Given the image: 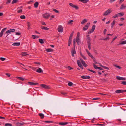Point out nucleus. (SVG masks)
Returning <instances> with one entry per match:
<instances>
[{
    "instance_id": "680f3d73",
    "label": "nucleus",
    "mask_w": 126,
    "mask_h": 126,
    "mask_svg": "<svg viewBox=\"0 0 126 126\" xmlns=\"http://www.w3.org/2000/svg\"><path fill=\"white\" fill-rule=\"evenodd\" d=\"M16 35H20V34H21L19 33V32H17L16 33Z\"/></svg>"
},
{
    "instance_id": "a18cd8bd",
    "label": "nucleus",
    "mask_w": 126,
    "mask_h": 126,
    "mask_svg": "<svg viewBox=\"0 0 126 126\" xmlns=\"http://www.w3.org/2000/svg\"><path fill=\"white\" fill-rule=\"evenodd\" d=\"M93 66L95 69H97L98 67H97L96 65L95 64H93Z\"/></svg>"
},
{
    "instance_id": "58836bf2",
    "label": "nucleus",
    "mask_w": 126,
    "mask_h": 126,
    "mask_svg": "<svg viewBox=\"0 0 126 126\" xmlns=\"http://www.w3.org/2000/svg\"><path fill=\"white\" fill-rule=\"evenodd\" d=\"M12 124L9 123H6L5 125V126H12Z\"/></svg>"
},
{
    "instance_id": "603ef678",
    "label": "nucleus",
    "mask_w": 126,
    "mask_h": 126,
    "mask_svg": "<svg viewBox=\"0 0 126 126\" xmlns=\"http://www.w3.org/2000/svg\"><path fill=\"white\" fill-rule=\"evenodd\" d=\"M53 10L54 11L57 13H58L59 12V11L57 10L56 9H53Z\"/></svg>"
},
{
    "instance_id": "f8f14e48",
    "label": "nucleus",
    "mask_w": 126,
    "mask_h": 126,
    "mask_svg": "<svg viewBox=\"0 0 126 126\" xmlns=\"http://www.w3.org/2000/svg\"><path fill=\"white\" fill-rule=\"evenodd\" d=\"M6 29L7 28H6L3 29L2 30L1 32L0 33V37H1L2 36L3 34V32L6 30Z\"/></svg>"
},
{
    "instance_id": "aec40b11",
    "label": "nucleus",
    "mask_w": 126,
    "mask_h": 126,
    "mask_svg": "<svg viewBox=\"0 0 126 126\" xmlns=\"http://www.w3.org/2000/svg\"><path fill=\"white\" fill-rule=\"evenodd\" d=\"M68 124V123L67 122H60L59 123V124L62 126H64Z\"/></svg>"
},
{
    "instance_id": "6e6552de",
    "label": "nucleus",
    "mask_w": 126,
    "mask_h": 126,
    "mask_svg": "<svg viewBox=\"0 0 126 126\" xmlns=\"http://www.w3.org/2000/svg\"><path fill=\"white\" fill-rule=\"evenodd\" d=\"M69 4L70 6L73 8H75L76 10H78L79 9V7L78 6L74 5L72 3H70Z\"/></svg>"
},
{
    "instance_id": "dca6fc26",
    "label": "nucleus",
    "mask_w": 126,
    "mask_h": 126,
    "mask_svg": "<svg viewBox=\"0 0 126 126\" xmlns=\"http://www.w3.org/2000/svg\"><path fill=\"white\" fill-rule=\"evenodd\" d=\"M81 78L83 79H89L90 78V77L89 76H85L83 75L81 76Z\"/></svg>"
},
{
    "instance_id": "bb28decb",
    "label": "nucleus",
    "mask_w": 126,
    "mask_h": 126,
    "mask_svg": "<svg viewBox=\"0 0 126 126\" xmlns=\"http://www.w3.org/2000/svg\"><path fill=\"white\" fill-rule=\"evenodd\" d=\"M41 29H43V30H48L49 29L47 28V27H44V26H42L41 27Z\"/></svg>"
},
{
    "instance_id": "ea45409f",
    "label": "nucleus",
    "mask_w": 126,
    "mask_h": 126,
    "mask_svg": "<svg viewBox=\"0 0 126 126\" xmlns=\"http://www.w3.org/2000/svg\"><path fill=\"white\" fill-rule=\"evenodd\" d=\"M119 16H122L124 15V13H118Z\"/></svg>"
},
{
    "instance_id": "de8ad7c7",
    "label": "nucleus",
    "mask_w": 126,
    "mask_h": 126,
    "mask_svg": "<svg viewBox=\"0 0 126 126\" xmlns=\"http://www.w3.org/2000/svg\"><path fill=\"white\" fill-rule=\"evenodd\" d=\"M88 70L92 72L93 73H96V72L95 71L93 70H90L89 69H88Z\"/></svg>"
},
{
    "instance_id": "338daca9",
    "label": "nucleus",
    "mask_w": 126,
    "mask_h": 126,
    "mask_svg": "<svg viewBox=\"0 0 126 126\" xmlns=\"http://www.w3.org/2000/svg\"><path fill=\"white\" fill-rule=\"evenodd\" d=\"M0 119H5V118L4 117H2V116H0Z\"/></svg>"
},
{
    "instance_id": "f03ea898",
    "label": "nucleus",
    "mask_w": 126,
    "mask_h": 126,
    "mask_svg": "<svg viewBox=\"0 0 126 126\" xmlns=\"http://www.w3.org/2000/svg\"><path fill=\"white\" fill-rule=\"evenodd\" d=\"M112 11L111 10V9H109L105 11V13L103 14V15L105 16H107Z\"/></svg>"
},
{
    "instance_id": "7c9ffc66",
    "label": "nucleus",
    "mask_w": 126,
    "mask_h": 126,
    "mask_svg": "<svg viewBox=\"0 0 126 126\" xmlns=\"http://www.w3.org/2000/svg\"><path fill=\"white\" fill-rule=\"evenodd\" d=\"M126 44V40H125L121 42L119 45H124Z\"/></svg>"
},
{
    "instance_id": "ddd939ff",
    "label": "nucleus",
    "mask_w": 126,
    "mask_h": 126,
    "mask_svg": "<svg viewBox=\"0 0 126 126\" xmlns=\"http://www.w3.org/2000/svg\"><path fill=\"white\" fill-rule=\"evenodd\" d=\"M77 63L78 66L80 67L82 69H83V66L81 64V63L80 62L79 60H78L77 61Z\"/></svg>"
},
{
    "instance_id": "423d86ee",
    "label": "nucleus",
    "mask_w": 126,
    "mask_h": 126,
    "mask_svg": "<svg viewBox=\"0 0 126 126\" xmlns=\"http://www.w3.org/2000/svg\"><path fill=\"white\" fill-rule=\"evenodd\" d=\"M126 92V90H117L115 91V92L117 94H120Z\"/></svg>"
},
{
    "instance_id": "1a4fd4ad",
    "label": "nucleus",
    "mask_w": 126,
    "mask_h": 126,
    "mask_svg": "<svg viewBox=\"0 0 126 126\" xmlns=\"http://www.w3.org/2000/svg\"><path fill=\"white\" fill-rule=\"evenodd\" d=\"M71 53H72V55L73 57L74 56V54H75L76 53V51L75 49V47H74V49L73 48L72 49Z\"/></svg>"
},
{
    "instance_id": "49530a36",
    "label": "nucleus",
    "mask_w": 126,
    "mask_h": 126,
    "mask_svg": "<svg viewBox=\"0 0 126 126\" xmlns=\"http://www.w3.org/2000/svg\"><path fill=\"white\" fill-rule=\"evenodd\" d=\"M17 0H13L12 2V4H14L16 3L17 2Z\"/></svg>"
},
{
    "instance_id": "6e6d98bb",
    "label": "nucleus",
    "mask_w": 126,
    "mask_h": 126,
    "mask_svg": "<svg viewBox=\"0 0 126 126\" xmlns=\"http://www.w3.org/2000/svg\"><path fill=\"white\" fill-rule=\"evenodd\" d=\"M82 57L85 60H86L87 59L86 57L83 55H82Z\"/></svg>"
},
{
    "instance_id": "e433bc0d",
    "label": "nucleus",
    "mask_w": 126,
    "mask_h": 126,
    "mask_svg": "<svg viewBox=\"0 0 126 126\" xmlns=\"http://www.w3.org/2000/svg\"><path fill=\"white\" fill-rule=\"evenodd\" d=\"M28 54L26 52H22L21 53V55L22 56H26L27 55H28Z\"/></svg>"
},
{
    "instance_id": "72a5a7b5",
    "label": "nucleus",
    "mask_w": 126,
    "mask_h": 126,
    "mask_svg": "<svg viewBox=\"0 0 126 126\" xmlns=\"http://www.w3.org/2000/svg\"><path fill=\"white\" fill-rule=\"evenodd\" d=\"M16 78L22 81H23L24 79L23 78L20 77H17Z\"/></svg>"
},
{
    "instance_id": "4d7b16f0",
    "label": "nucleus",
    "mask_w": 126,
    "mask_h": 126,
    "mask_svg": "<svg viewBox=\"0 0 126 126\" xmlns=\"http://www.w3.org/2000/svg\"><path fill=\"white\" fill-rule=\"evenodd\" d=\"M71 43V41H68V46H70Z\"/></svg>"
},
{
    "instance_id": "5fc2aeb1",
    "label": "nucleus",
    "mask_w": 126,
    "mask_h": 126,
    "mask_svg": "<svg viewBox=\"0 0 126 126\" xmlns=\"http://www.w3.org/2000/svg\"><path fill=\"white\" fill-rule=\"evenodd\" d=\"M114 66L118 68L119 69H121V67L117 65H115Z\"/></svg>"
},
{
    "instance_id": "9d476101",
    "label": "nucleus",
    "mask_w": 126,
    "mask_h": 126,
    "mask_svg": "<svg viewBox=\"0 0 126 126\" xmlns=\"http://www.w3.org/2000/svg\"><path fill=\"white\" fill-rule=\"evenodd\" d=\"M15 31L14 29H12L7 31L6 33L7 34L11 32H14Z\"/></svg>"
},
{
    "instance_id": "473e14b6",
    "label": "nucleus",
    "mask_w": 126,
    "mask_h": 126,
    "mask_svg": "<svg viewBox=\"0 0 126 126\" xmlns=\"http://www.w3.org/2000/svg\"><path fill=\"white\" fill-rule=\"evenodd\" d=\"M39 115L41 118H43L44 117V115L43 113H39Z\"/></svg>"
},
{
    "instance_id": "5701e85b",
    "label": "nucleus",
    "mask_w": 126,
    "mask_h": 126,
    "mask_svg": "<svg viewBox=\"0 0 126 126\" xmlns=\"http://www.w3.org/2000/svg\"><path fill=\"white\" fill-rule=\"evenodd\" d=\"M31 25V23L29 22L27 23V26H28L27 29L29 30L31 29L30 26Z\"/></svg>"
},
{
    "instance_id": "3c124183",
    "label": "nucleus",
    "mask_w": 126,
    "mask_h": 126,
    "mask_svg": "<svg viewBox=\"0 0 126 126\" xmlns=\"http://www.w3.org/2000/svg\"><path fill=\"white\" fill-rule=\"evenodd\" d=\"M121 84H122L126 85V81H123L121 83Z\"/></svg>"
},
{
    "instance_id": "4be33fe9",
    "label": "nucleus",
    "mask_w": 126,
    "mask_h": 126,
    "mask_svg": "<svg viewBox=\"0 0 126 126\" xmlns=\"http://www.w3.org/2000/svg\"><path fill=\"white\" fill-rule=\"evenodd\" d=\"M81 2L85 3H87L89 1V0H79Z\"/></svg>"
},
{
    "instance_id": "0e129e2a",
    "label": "nucleus",
    "mask_w": 126,
    "mask_h": 126,
    "mask_svg": "<svg viewBox=\"0 0 126 126\" xmlns=\"http://www.w3.org/2000/svg\"><path fill=\"white\" fill-rule=\"evenodd\" d=\"M124 0H120L119 2V3L120 4L122 3L124 1Z\"/></svg>"
},
{
    "instance_id": "37998d69",
    "label": "nucleus",
    "mask_w": 126,
    "mask_h": 126,
    "mask_svg": "<svg viewBox=\"0 0 126 126\" xmlns=\"http://www.w3.org/2000/svg\"><path fill=\"white\" fill-rule=\"evenodd\" d=\"M73 84V83L71 82H68V85L70 86H71Z\"/></svg>"
},
{
    "instance_id": "a19ab883",
    "label": "nucleus",
    "mask_w": 126,
    "mask_h": 126,
    "mask_svg": "<svg viewBox=\"0 0 126 126\" xmlns=\"http://www.w3.org/2000/svg\"><path fill=\"white\" fill-rule=\"evenodd\" d=\"M119 16L118 14H116L114 16H113L112 17L113 18H115L116 17L118 16Z\"/></svg>"
},
{
    "instance_id": "f3484780",
    "label": "nucleus",
    "mask_w": 126,
    "mask_h": 126,
    "mask_svg": "<svg viewBox=\"0 0 126 126\" xmlns=\"http://www.w3.org/2000/svg\"><path fill=\"white\" fill-rule=\"evenodd\" d=\"M36 71L37 72L39 73H42L43 72V71L42 70L41 68H39L37 69Z\"/></svg>"
},
{
    "instance_id": "20e7f679",
    "label": "nucleus",
    "mask_w": 126,
    "mask_h": 126,
    "mask_svg": "<svg viewBox=\"0 0 126 126\" xmlns=\"http://www.w3.org/2000/svg\"><path fill=\"white\" fill-rule=\"evenodd\" d=\"M90 24V23L89 22L87 23L86 25H85L84 27L83 28V30L84 31H85L87 30L88 29Z\"/></svg>"
},
{
    "instance_id": "052dcab7",
    "label": "nucleus",
    "mask_w": 126,
    "mask_h": 126,
    "mask_svg": "<svg viewBox=\"0 0 126 126\" xmlns=\"http://www.w3.org/2000/svg\"><path fill=\"white\" fill-rule=\"evenodd\" d=\"M73 33H74V32H73V31L72 33H71L70 34V36L69 37H72V36H73Z\"/></svg>"
},
{
    "instance_id": "13d9d810",
    "label": "nucleus",
    "mask_w": 126,
    "mask_h": 126,
    "mask_svg": "<svg viewBox=\"0 0 126 126\" xmlns=\"http://www.w3.org/2000/svg\"><path fill=\"white\" fill-rule=\"evenodd\" d=\"M11 0H7V1L6 2V4H8L10 3L11 1Z\"/></svg>"
},
{
    "instance_id": "79ce46f5",
    "label": "nucleus",
    "mask_w": 126,
    "mask_h": 126,
    "mask_svg": "<svg viewBox=\"0 0 126 126\" xmlns=\"http://www.w3.org/2000/svg\"><path fill=\"white\" fill-rule=\"evenodd\" d=\"M73 21H74L73 20H71L69 21H68V24H71V23L73 22Z\"/></svg>"
},
{
    "instance_id": "cd10ccee",
    "label": "nucleus",
    "mask_w": 126,
    "mask_h": 126,
    "mask_svg": "<svg viewBox=\"0 0 126 126\" xmlns=\"http://www.w3.org/2000/svg\"><path fill=\"white\" fill-rule=\"evenodd\" d=\"M38 2H35L34 5L35 7L36 8H37L38 7Z\"/></svg>"
},
{
    "instance_id": "c9c22d12",
    "label": "nucleus",
    "mask_w": 126,
    "mask_h": 126,
    "mask_svg": "<svg viewBox=\"0 0 126 126\" xmlns=\"http://www.w3.org/2000/svg\"><path fill=\"white\" fill-rule=\"evenodd\" d=\"M95 25H93L92 27V29L91 30H93V31L94 32L95 29Z\"/></svg>"
},
{
    "instance_id": "e2e57ef3",
    "label": "nucleus",
    "mask_w": 126,
    "mask_h": 126,
    "mask_svg": "<svg viewBox=\"0 0 126 126\" xmlns=\"http://www.w3.org/2000/svg\"><path fill=\"white\" fill-rule=\"evenodd\" d=\"M107 30L106 29H104V31L103 32V33L104 35L106 33V32H107Z\"/></svg>"
},
{
    "instance_id": "4468645a",
    "label": "nucleus",
    "mask_w": 126,
    "mask_h": 126,
    "mask_svg": "<svg viewBox=\"0 0 126 126\" xmlns=\"http://www.w3.org/2000/svg\"><path fill=\"white\" fill-rule=\"evenodd\" d=\"M24 124V123L22 122H17L16 123V125L17 126H21Z\"/></svg>"
},
{
    "instance_id": "774afa93",
    "label": "nucleus",
    "mask_w": 126,
    "mask_h": 126,
    "mask_svg": "<svg viewBox=\"0 0 126 126\" xmlns=\"http://www.w3.org/2000/svg\"><path fill=\"white\" fill-rule=\"evenodd\" d=\"M98 99H99V98H93V99L94 100H98Z\"/></svg>"
},
{
    "instance_id": "a878e982",
    "label": "nucleus",
    "mask_w": 126,
    "mask_h": 126,
    "mask_svg": "<svg viewBox=\"0 0 126 126\" xmlns=\"http://www.w3.org/2000/svg\"><path fill=\"white\" fill-rule=\"evenodd\" d=\"M87 21V20L85 19H84L81 22V24H84Z\"/></svg>"
},
{
    "instance_id": "7ed1b4c3",
    "label": "nucleus",
    "mask_w": 126,
    "mask_h": 126,
    "mask_svg": "<svg viewBox=\"0 0 126 126\" xmlns=\"http://www.w3.org/2000/svg\"><path fill=\"white\" fill-rule=\"evenodd\" d=\"M40 86L41 87L46 89H50V87L49 86L44 84H41Z\"/></svg>"
},
{
    "instance_id": "412c9836",
    "label": "nucleus",
    "mask_w": 126,
    "mask_h": 126,
    "mask_svg": "<svg viewBox=\"0 0 126 126\" xmlns=\"http://www.w3.org/2000/svg\"><path fill=\"white\" fill-rule=\"evenodd\" d=\"M29 84L30 85H34L38 84V83H35L32 82H28Z\"/></svg>"
},
{
    "instance_id": "c756f323",
    "label": "nucleus",
    "mask_w": 126,
    "mask_h": 126,
    "mask_svg": "<svg viewBox=\"0 0 126 126\" xmlns=\"http://www.w3.org/2000/svg\"><path fill=\"white\" fill-rule=\"evenodd\" d=\"M115 20H114L113 21L112 23H111V29L113 28V26L115 24Z\"/></svg>"
},
{
    "instance_id": "a211bd4d",
    "label": "nucleus",
    "mask_w": 126,
    "mask_h": 126,
    "mask_svg": "<svg viewBox=\"0 0 126 126\" xmlns=\"http://www.w3.org/2000/svg\"><path fill=\"white\" fill-rule=\"evenodd\" d=\"M126 8V5H124V4H122L121 6L120 9H123Z\"/></svg>"
},
{
    "instance_id": "0eeeda50",
    "label": "nucleus",
    "mask_w": 126,
    "mask_h": 126,
    "mask_svg": "<svg viewBox=\"0 0 126 126\" xmlns=\"http://www.w3.org/2000/svg\"><path fill=\"white\" fill-rule=\"evenodd\" d=\"M58 31L59 32H63V28L62 26L60 25L58 26Z\"/></svg>"
},
{
    "instance_id": "39448f33",
    "label": "nucleus",
    "mask_w": 126,
    "mask_h": 126,
    "mask_svg": "<svg viewBox=\"0 0 126 126\" xmlns=\"http://www.w3.org/2000/svg\"><path fill=\"white\" fill-rule=\"evenodd\" d=\"M42 16L44 18L47 19L50 16V14L49 13H46L43 14Z\"/></svg>"
},
{
    "instance_id": "9b49d317",
    "label": "nucleus",
    "mask_w": 126,
    "mask_h": 126,
    "mask_svg": "<svg viewBox=\"0 0 126 126\" xmlns=\"http://www.w3.org/2000/svg\"><path fill=\"white\" fill-rule=\"evenodd\" d=\"M116 79L118 80H126L125 78L121 77L119 76H117L116 77Z\"/></svg>"
},
{
    "instance_id": "c85d7f7f",
    "label": "nucleus",
    "mask_w": 126,
    "mask_h": 126,
    "mask_svg": "<svg viewBox=\"0 0 126 126\" xmlns=\"http://www.w3.org/2000/svg\"><path fill=\"white\" fill-rule=\"evenodd\" d=\"M39 37L38 36L34 35H32V38L33 39H35L36 38H39Z\"/></svg>"
},
{
    "instance_id": "09e8293b",
    "label": "nucleus",
    "mask_w": 126,
    "mask_h": 126,
    "mask_svg": "<svg viewBox=\"0 0 126 126\" xmlns=\"http://www.w3.org/2000/svg\"><path fill=\"white\" fill-rule=\"evenodd\" d=\"M93 32H94V31H93V30H90L88 31V33L89 34H91V33H92Z\"/></svg>"
},
{
    "instance_id": "2eb2a0df",
    "label": "nucleus",
    "mask_w": 126,
    "mask_h": 126,
    "mask_svg": "<svg viewBox=\"0 0 126 126\" xmlns=\"http://www.w3.org/2000/svg\"><path fill=\"white\" fill-rule=\"evenodd\" d=\"M80 60L81 63L84 67H86L87 66V65L86 63L82 59L81 60Z\"/></svg>"
},
{
    "instance_id": "bf43d9fd",
    "label": "nucleus",
    "mask_w": 126,
    "mask_h": 126,
    "mask_svg": "<svg viewBox=\"0 0 126 126\" xmlns=\"http://www.w3.org/2000/svg\"><path fill=\"white\" fill-rule=\"evenodd\" d=\"M22 11L21 9H20V10H18L17 11V12L18 13H21L22 12Z\"/></svg>"
},
{
    "instance_id": "c03bdc74",
    "label": "nucleus",
    "mask_w": 126,
    "mask_h": 126,
    "mask_svg": "<svg viewBox=\"0 0 126 126\" xmlns=\"http://www.w3.org/2000/svg\"><path fill=\"white\" fill-rule=\"evenodd\" d=\"M20 18L22 19H24L25 18V16L24 15H22L20 16Z\"/></svg>"
},
{
    "instance_id": "f704fd0d",
    "label": "nucleus",
    "mask_w": 126,
    "mask_h": 126,
    "mask_svg": "<svg viewBox=\"0 0 126 126\" xmlns=\"http://www.w3.org/2000/svg\"><path fill=\"white\" fill-rule=\"evenodd\" d=\"M88 55L91 58H94V57L91 54V53L90 52H89L88 53Z\"/></svg>"
},
{
    "instance_id": "2f4dec72",
    "label": "nucleus",
    "mask_w": 126,
    "mask_h": 126,
    "mask_svg": "<svg viewBox=\"0 0 126 126\" xmlns=\"http://www.w3.org/2000/svg\"><path fill=\"white\" fill-rule=\"evenodd\" d=\"M39 42L41 44L44 43V42L43 40L42 39H39Z\"/></svg>"
},
{
    "instance_id": "b1692460",
    "label": "nucleus",
    "mask_w": 126,
    "mask_h": 126,
    "mask_svg": "<svg viewBox=\"0 0 126 126\" xmlns=\"http://www.w3.org/2000/svg\"><path fill=\"white\" fill-rule=\"evenodd\" d=\"M45 50L47 52H52L53 51V50L51 48H47Z\"/></svg>"
},
{
    "instance_id": "864d4df0",
    "label": "nucleus",
    "mask_w": 126,
    "mask_h": 126,
    "mask_svg": "<svg viewBox=\"0 0 126 126\" xmlns=\"http://www.w3.org/2000/svg\"><path fill=\"white\" fill-rule=\"evenodd\" d=\"M80 36V33L79 32H78L77 33V36L76 37H77L78 38H79V37Z\"/></svg>"
},
{
    "instance_id": "f257e3e1",
    "label": "nucleus",
    "mask_w": 126,
    "mask_h": 126,
    "mask_svg": "<svg viewBox=\"0 0 126 126\" xmlns=\"http://www.w3.org/2000/svg\"><path fill=\"white\" fill-rule=\"evenodd\" d=\"M86 41L88 44V48L90 50L91 49V39L90 38L89 35H87Z\"/></svg>"
},
{
    "instance_id": "69168bd1",
    "label": "nucleus",
    "mask_w": 126,
    "mask_h": 126,
    "mask_svg": "<svg viewBox=\"0 0 126 126\" xmlns=\"http://www.w3.org/2000/svg\"><path fill=\"white\" fill-rule=\"evenodd\" d=\"M45 122L46 123H52L53 122L52 121H45Z\"/></svg>"
},
{
    "instance_id": "393cba45",
    "label": "nucleus",
    "mask_w": 126,
    "mask_h": 126,
    "mask_svg": "<svg viewBox=\"0 0 126 126\" xmlns=\"http://www.w3.org/2000/svg\"><path fill=\"white\" fill-rule=\"evenodd\" d=\"M76 41L78 45H79V43L80 42V41L79 39V38H78L77 37H76Z\"/></svg>"
},
{
    "instance_id": "8fccbe9b",
    "label": "nucleus",
    "mask_w": 126,
    "mask_h": 126,
    "mask_svg": "<svg viewBox=\"0 0 126 126\" xmlns=\"http://www.w3.org/2000/svg\"><path fill=\"white\" fill-rule=\"evenodd\" d=\"M0 60L2 61H3L5 60L6 59L5 58L3 57H0Z\"/></svg>"
},
{
    "instance_id": "4c0bfd02",
    "label": "nucleus",
    "mask_w": 126,
    "mask_h": 126,
    "mask_svg": "<svg viewBox=\"0 0 126 126\" xmlns=\"http://www.w3.org/2000/svg\"><path fill=\"white\" fill-rule=\"evenodd\" d=\"M100 66L105 69L108 70L109 69V68L108 67H107L106 66H104L102 65H101Z\"/></svg>"
},
{
    "instance_id": "6ab92c4d",
    "label": "nucleus",
    "mask_w": 126,
    "mask_h": 126,
    "mask_svg": "<svg viewBox=\"0 0 126 126\" xmlns=\"http://www.w3.org/2000/svg\"><path fill=\"white\" fill-rule=\"evenodd\" d=\"M20 45V42H16L12 44V45L15 46H19Z\"/></svg>"
}]
</instances>
